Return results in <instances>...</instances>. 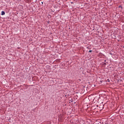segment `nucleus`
I'll return each mask as SVG.
<instances>
[{"mask_svg": "<svg viewBox=\"0 0 124 124\" xmlns=\"http://www.w3.org/2000/svg\"><path fill=\"white\" fill-rule=\"evenodd\" d=\"M92 52H93L92 50H89V53H92Z\"/></svg>", "mask_w": 124, "mask_h": 124, "instance_id": "obj_4", "label": "nucleus"}, {"mask_svg": "<svg viewBox=\"0 0 124 124\" xmlns=\"http://www.w3.org/2000/svg\"><path fill=\"white\" fill-rule=\"evenodd\" d=\"M119 8H121L122 9H123V7H122L121 6H119Z\"/></svg>", "mask_w": 124, "mask_h": 124, "instance_id": "obj_3", "label": "nucleus"}, {"mask_svg": "<svg viewBox=\"0 0 124 124\" xmlns=\"http://www.w3.org/2000/svg\"><path fill=\"white\" fill-rule=\"evenodd\" d=\"M107 82H108L109 83V82H110V79H107Z\"/></svg>", "mask_w": 124, "mask_h": 124, "instance_id": "obj_2", "label": "nucleus"}, {"mask_svg": "<svg viewBox=\"0 0 124 124\" xmlns=\"http://www.w3.org/2000/svg\"><path fill=\"white\" fill-rule=\"evenodd\" d=\"M1 14V15H5V13L4 12V11H2Z\"/></svg>", "mask_w": 124, "mask_h": 124, "instance_id": "obj_1", "label": "nucleus"}]
</instances>
